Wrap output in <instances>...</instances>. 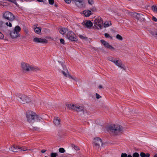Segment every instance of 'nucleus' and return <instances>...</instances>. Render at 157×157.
I'll list each match as a JSON object with an SVG mask.
<instances>
[{
	"label": "nucleus",
	"mask_w": 157,
	"mask_h": 157,
	"mask_svg": "<svg viewBox=\"0 0 157 157\" xmlns=\"http://www.w3.org/2000/svg\"><path fill=\"white\" fill-rule=\"evenodd\" d=\"M91 10L92 11H94V12H95L96 11V9L95 8V7L92 8L91 9Z\"/></svg>",
	"instance_id": "09e8293b"
},
{
	"label": "nucleus",
	"mask_w": 157,
	"mask_h": 157,
	"mask_svg": "<svg viewBox=\"0 0 157 157\" xmlns=\"http://www.w3.org/2000/svg\"><path fill=\"white\" fill-rule=\"evenodd\" d=\"M140 156L141 157H145V154L143 152H141L140 153Z\"/></svg>",
	"instance_id": "ea45409f"
},
{
	"label": "nucleus",
	"mask_w": 157,
	"mask_h": 157,
	"mask_svg": "<svg viewBox=\"0 0 157 157\" xmlns=\"http://www.w3.org/2000/svg\"><path fill=\"white\" fill-rule=\"evenodd\" d=\"M60 121L59 117H55L54 118L53 122L56 125L58 126L60 124Z\"/></svg>",
	"instance_id": "f3484780"
},
{
	"label": "nucleus",
	"mask_w": 157,
	"mask_h": 157,
	"mask_svg": "<svg viewBox=\"0 0 157 157\" xmlns=\"http://www.w3.org/2000/svg\"><path fill=\"white\" fill-rule=\"evenodd\" d=\"M34 30L36 33L40 34L41 33V28L40 27H34Z\"/></svg>",
	"instance_id": "5701e85b"
},
{
	"label": "nucleus",
	"mask_w": 157,
	"mask_h": 157,
	"mask_svg": "<svg viewBox=\"0 0 157 157\" xmlns=\"http://www.w3.org/2000/svg\"><path fill=\"white\" fill-rule=\"evenodd\" d=\"M49 3L50 5H53L54 3V0H48Z\"/></svg>",
	"instance_id": "4c0bfd02"
},
{
	"label": "nucleus",
	"mask_w": 157,
	"mask_h": 157,
	"mask_svg": "<svg viewBox=\"0 0 157 157\" xmlns=\"http://www.w3.org/2000/svg\"><path fill=\"white\" fill-rule=\"evenodd\" d=\"M88 3L89 4L92 5L94 2L93 0H88Z\"/></svg>",
	"instance_id": "e433bc0d"
},
{
	"label": "nucleus",
	"mask_w": 157,
	"mask_h": 157,
	"mask_svg": "<svg viewBox=\"0 0 157 157\" xmlns=\"http://www.w3.org/2000/svg\"><path fill=\"white\" fill-rule=\"evenodd\" d=\"M11 21H9L8 22H6L5 23V24L7 26H8L10 27L12 26V24L11 23Z\"/></svg>",
	"instance_id": "72a5a7b5"
},
{
	"label": "nucleus",
	"mask_w": 157,
	"mask_h": 157,
	"mask_svg": "<svg viewBox=\"0 0 157 157\" xmlns=\"http://www.w3.org/2000/svg\"><path fill=\"white\" fill-rule=\"evenodd\" d=\"M4 23L5 22L3 21H0V29L3 31H5L6 29V27L5 26Z\"/></svg>",
	"instance_id": "412c9836"
},
{
	"label": "nucleus",
	"mask_w": 157,
	"mask_h": 157,
	"mask_svg": "<svg viewBox=\"0 0 157 157\" xmlns=\"http://www.w3.org/2000/svg\"><path fill=\"white\" fill-rule=\"evenodd\" d=\"M61 65L63 68V70L62 71V73L63 75L66 77H68V75H69L68 70L65 66H64L63 63Z\"/></svg>",
	"instance_id": "dca6fc26"
},
{
	"label": "nucleus",
	"mask_w": 157,
	"mask_h": 157,
	"mask_svg": "<svg viewBox=\"0 0 157 157\" xmlns=\"http://www.w3.org/2000/svg\"><path fill=\"white\" fill-rule=\"evenodd\" d=\"M60 43L63 44H65V41H64V40L63 39V38H61V39H60Z\"/></svg>",
	"instance_id": "58836bf2"
},
{
	"label": "nucleus",
	"mask_w": 157,
	"mask_h": 157,
	"mask_svg": "<svg viewBox=\"0 0 157 157\" xmlns=\"http://www.w3.org/2000/svg\"><path fill=\"white\" fill-rule=\"evenodd\" d=\"M127 157H132L131 155H128L127 156Z\"/></svg>",
	"instance_id": "4d7b16f0"
},
{
	"label": "nucleus",
	"mask_w": 157,
	"mask_h": 157,
	"mask_svg": "<svg viewBox=\"0 0 157 157\" xmlns=\"http://www.w3.org/2000/svg\"><path fill=\"white\" fill-rule=\"evenodd\" d=\"M150 34L155 38L157 39V31H151Z\"/></svg>",
	"instance_id": "393cba45"
},
{
	"label": "nucleus",
	"mask_w": 157,
	"mask_h": 157,
	"mask_svg": "<svg viewBox=\"0 0 157 157\" xmlns=\"http://www.w3.org/2000/svg\"><path fill=\"white\" fill-rule=\"evenodd\" d=\"M38 25L37 24H36L35 25H34V26H35V27H37V26Z\"/></svg>",
	"instance_id": "6e6d98bb"
},
{
	"label": "nucleus",
	"mask_w": 157,
	"mask_h": 157,
	"mask_svg": "<svg viewBox=\"0 0 157 157\" xmlns=\"http://www.w3.org/2000/svg\"><path fill=\"white\" fill-rule=\"evenodd\" d=\"M104 35L106 38H110L111 39H113L112 37L110 36L108 33H105V34Z\"/></svg>",
	"instance_id": "473e14b6"
},
{
	"label": "nucleus",
	"mask_w": 157,
	"mask_h": 157,
	"mask_svg": "<svg viewBox=\"0 0 157 157\" xmlns=\"http://www.w3.org/2000/svg\"><path fill=\"white\" fill-rule=\"evenodd\" d=\"M57 154L56 153L52 152L50 154L51 157H56L57 155Z\"/></svg>",
	"instance_id": "2f4dec72"
},
{
	"label": "nucleus",
	"mask_w": 157,
	"mask_h": 157,
	"mask_svg": "<svg viewBox=\"0 0 157 157\" xmlns=\"http://www.w3.org/2000/svg\"><path fill=\"white\" fill-rule=\"evenodd\" d=\"M33 129L34 130H38L39 129V128L37 127H34V128H33Z\"/></svg>",
	"instance_id": "3c124183"
},
{
	"label": "nucleus",
	"mask_w": 157,
	"mask_h": 157,
	"mask_svg": "<svg viewBox=\"0 0 157 157\" xmlns=\"http://www.w3.org/2000/svg\"><path fill=\"white\" fill-rule=\"evenodd\" d=\"M85 26L87 28H90L93 25L92 23L90 21L84 22Z\"/></svg>",
	"instance_id": "6ab92c4d"
},
{
	"label": "nucleus",
	"mask_w": 157,
	"mask_h": 157,
	"mask_svg": "<svg viewBox=\"0 0 157 157\" xmlns=\"http://www.w3.org/2000/svg\"><path fill=\"white\" fill-rule=\"evenodd\" d=\"M68 31V29L65 28H62L59 29V32L61 34L63 35L65 33L66 34Z\"/></svg>",
	"instance_id": "a211bd4d"
},
{
	"label": "nucleus",
	"mask_w": 157,
	"mask_h": 157,
	"mask_svg": "<svg viewBox=\"0 0 157 157\" xmlns=\"http://www.w3.org/2000/svg\"><path fill=\"white\" fill-rule=\"evenodd\" d=\"M24 32L26 34H28L29 31H28V30L27 29H26V28H25V29H24Z\"/></svg>",
	"instance_id": "79ce46f5"
},
{
	"label": "nucleus",
	"mask_w": 157,
	"mask_h": 157,
	"mask_svg": "<svg viewBox=\"0 0 157 157\" xmlns=\"http://www.w3.org/2000/svg\"><path fill=\"white\" fill-rule=\"evenodd\" d=\"M22 70L23 71H40V68L36 66L30 65L27 63L22 62L21 64Z\"/></svg>",
	"instance_id": "7ed1b4c3"
},
{
	"label": "nucleus",
	"mask_w": 157,
	"mask_h": 157,
	"mask_svg": "<svg viewBox=\"0 0 157 157\" xmlns=\"http://www.w3.org/2000/svg\"><path fill=\"white\" fill-rule=\"evenodd\" d=\"M116 37L117 39L121 40H123L122 37L119 34L117 35Z\"/></svg>",
	"instance_id": "c756f323"
},
{
	"label": "nucleus",
	"mask_w": 157,
	"mask_h": 157,
	"mask_svg": "<svg viewBox=\"0 0 157 157\" xmlns=\"http://www.w3.org/2000/svg\"><path fill=\"white\" fill-rule=\"evenodd\" d=\"M154 157H157V154L155 155L154 156Z\"/></svg>",
	"instance_id": "13d9d810"
},
{
	"label": "nucleus",
	"mask_w": 157,
	"mask_h": 157,
	"mask_svg": "<svg viewBox=\"0 0 157 157\" xmlns=\"http://www.w3.org/2000/svg\"><path fill=\"white\" fill-rule=\"evenodd\" d=\"M75 5L78 8H83L85 7V3L83 0H72Z\"/></svg>",
	"instance_id": "9b49d317"
},
{
	"label": "nucleus",
	"mask_w": 157,
	"mask_h": 157,
	"mask_svg": "<svg viewBox=\"0 0 157 157\" xmlns=\"http://www.w3.org/2000/svg\"><path fill=\"white\" fill-rule=\"evenodd\" d=\"M9 149L11 151L14 152H17L18 149V146H17L16 147L14 145H13L9 148Z\"/></svg>",
	"instance_id": "4be33fe9"
},
{
	"label": "nucleus",
	"mask_w": 157,
	"mask_h": 157,
	"mask_svg": "<svg viewBox=\"0 0 157 157\" xmlns=\"http://www.w3.org/2000/svg\"><path fill=\"white\" fill-rule=\"evenodd\" d=\"M96 97L97 99H99V98H101V96H100V95L98 94L97 93L96 94Z\"/></svg>",
	"instance_id": "49530a36"
},
{
	"label": "nucleus",
	"mask_w": 157,
	"mask_h": 157,
	"mask_svg": "<svg viewBox=\"0 0 157 157\" xmlns=\"http://www.w3.org/2000/svg\"><path fill=\"white\" fill-rule=\"evenodd\" d=\"M152 20L153 21H155V22L157 21V19L155 17H153L152 18Z\"/></svg>",
	"instance_id": "a18cd8bd"
},
{
	"label": "nucleus",
	"mask_w": 157,
	"mask_h": 157,
	"mask_svg": "<svg viewBox=\"0 0 157 157\" xmlns=\"http://www.w3.org/2000/svg\"><path fill=\"white\" fill-rule=\"evenodd\" d=\"M33 41L36 43H47L48 40L45 39L35 37L33 39Z\"/></svg>",
	"instance_id": "2eb2a0df"
},
{
	"label": "nucleus",
	"mask_w": 157,
	"mask_h": 157,
	"mask_svg": "<svg viewBox=\"0 0 157 157\" xmlns=\"http://www.w3.org/2000/svg\"><path fill=\"white\" fill-rule=\"evenodd\" d=\"M127 154L126 153H122L121 155V157H127Z\"/></svg>",
	"instance_id": "c03bdc74"
},
{
	"label": "nucleus",
	"mask_w": 157,
	"mask_h": 157,
	"mask_svg": "<svg viewBox=\"0 0 157 157\" xmlns=\"http://www.w3.org/2000/svg\"><path fill=\"white\" fill-rule=\"evenodd\" d=\"M59 152L61 153H63L65 152V150L63 148H60L59 150Z\"/></svg>",
	"instance_id": "f704fd0d"
},
{
	"label": "nucleus",
	"mask_w": 157,
	"mask_h": 157,
	"mask_svg": "<svg viewBox=\"0 0 157 157\" xmlns=\"http://www.w3.org/2000/svg\"><path fill=\"white\" fill-rule=\"evenodd\" d=\"M133 157H139V154L137 152H135L133 154Z\"/></svg>",
	"instance_id": "c9c22d12"
},
{
	"label": "nucleus",
	"mask_w": 157,
	"mask_h": 157,
	"mask_svg": "<svg viewBox=\"0 0 157 157\" xmlns=\"http://www.w3.org/2000/svg\"><path fill=\"white\" fill-rule=\"evenodd\" d=\"M108 129L110 133L113 135H118L123 131L122 126L119 125H110L109 126Z\"/></svg>",
	"instance_id": "f03ea898"
},
{
	"label": "nucleus",
	"mask_w": 157,
	"mask_h": 157,
	"mask_svg": "<svg viewBox=\"0 0 157 157\" xmlns=\"http://www.w3.org/2000/svg\"><path fill=\"white\" fill-rule=\"evenodd\" d=\"M46 151V150L43 149L41 151V152L42 153H44Z\"/></svg>",
	"instance_id": "603ef678"
},
{
	"label": "nucleus",
	"mask_w": 157,
	"mask_h": 157,
	"mask_svg": "<svg viewBox=\"0 0 157 157\" xmlns=\"http://www.w3.org/2000/svg\"><path fill=\"white\" fill-rule=\"evenodd\" d=\"M71 147H72V148H74L75 150H79V147L75 145L72 144Z\"/></svg>",
	"instance_id": "c85d7f7f"
},
{
	"label": "nucleus",
	"mask_w": 157,
	"mask_h": 157,
	"mask_svg": "<svg viewBox=\"0 0 157 157\" xmlns=\"http://www.w3.org/2000/svg\"><path fill=\"white\" fill-rule=\"evenodd\" d=\"M68 77H69V78L72 79L76 81H78L79 79L78 78H76V77H73L70 74L68 75Z\"/></svg>",
	"instance_id": "cd10ccee"
},
{
	"label": "nucleus",
	"mask_w": 157,
	"mask_h": 157,
	"mask_svg": "<svg viewBox=\"0 0 157 157\" xmlns=\"http://www.w3.org/2000/svg\"><path fill=\"white\" fill-rule=\"evenodd\" d=\"M8 1H10L14 3L16 5H17V3L16 0H9Z\"/></svg>",
	"instance_id": "a19ab883"
},
{
	"label": "nucleus",
	"mask_w": 157,
	"mask_h": 157,
	"mask_svg": "<svg viewBox=\"0 0 157 157\" xmlns=\"http://www.w3.org/2000/svg\"><path fill=\"white\" fill-rule=\"evenodd\" d=\"M144 16V15L142 14L139 13H135L133 14V16L137 20L142 21H144L145 20Z\"/></svg>",
	"instance_id": "4468645a"
},
{
	"label": "nucleus",
	"mask_w": 157,
	"mask_h": 157,
	"mask_svg": "<svg viewBox=\"0 0 157 157\" xmlns=\"http://www.w3.org/2000/svg\"><path fill=\"white\" fill-rule=\"evenodd\" d=\"M54 6H55V7H57V4H55L54 5Z\"/></svg>",
	"instance_id": "bf43d9fd"
},
{
	"label": "nucleus",
	"mask_w": 157,
	"mask_h": 157,
	"mask_svg": "<svg viewBox=\"0 0 157 157\" xmlns=\"http://www.w3.org/2000/svg\"><path fill=\"white\" fill-rule=\"evenodd\" d=\"M82 13L86 17H89L91 14V12L89 10H84L82 11Z\"/></svg>",
	"instance_id": "aec40b11"
},
{
	"label": "nucleus",
	"mask_w": 157,
	"mask_h": 157,
	"mask_svg": "<svg viewBox=\"0 0 157 157\" xmlns=\"http://www.w3.org/2000/svg\"><path fill=\"white\" fill-rule=\"evenodd\" d=\"M150 156V154L149 153H147L145 154V157H149Z\"/></svg>",
	"instance_id": "8fccbe9b"
},
{
	"label": "nucleus",
	"mask_w": 157,
	"mask_h": 157,
	"mask_svg": "<svg viewBox=\"0 0 157 157\" xmlns=\"http://www.w3.org/2000/svg\"><path fill=\"white\" fill-rule=\"evenodd\" d=\"M67 106L70 109L73 111H75L78 112H81L83 109V107L74 104H68Z\"/></svg>",
	"instance_id": "6e6552de"
},
{
	"label": "nucleus",
	"mask_w": 157,
	"mask_h": 157,
	"mask_svg": "<svg viewBox=\"0 0 157 157\" xmlns=\"http://www.w3.org/2000/svg\"><path fill=\"white\" fill-rule=\"evenodd\" d=\"M128 1H131V0H128Z\"/></svg>",
	"instance_id": "052dcab7"
},
{
	"label": "nucleus",
	"mask_w": 157,
	"mask_h": 157,
	"mask_svg": "<svg viewBox=\"0 0 157 157\" xmlns=\"http://www.w3.org/2000/svg\"><path fill=\"white\" fill-rule=\"evenodd\" d=\"M101 43L103 45L107 48H109L111 50H115V48L109 45V44L103 40H101Z\"/></svg>",
	"instance_id": "ddd939ff"
},
{
	"label": "nucleus",
	"mask_w": 157,
	"mask_h": 157,
	"mask_svg": "<svg viewBox=\"0 0 157 157\" xmlns=\"http://www.w3.org/2000/svg\"><path fill=\"white\" fill-rule=\"evenodd\" d=\"M102 88H103L102 86L101 85H99L98 86V88L99 89H101Z\"/></svg>",
	"instance_id": "864d4df0"
},
{
	"label": "nucleus",
	"mask_w": 157,
	"mask_h": 157,
	"mask_svg": "<svg viewBox=\"0 0 157 157\" xmlns=\"http://www.w3.org/2000/svg\"><path fill=\"white\" fill-rule=\"evenodd\" d=\"M66 36L67 39L71 41H76L78 40L76 35L72 31H68Z\"/></svg>",
	"instance_id": "0eeeda50"
},
{
	"label": "nucleus",
	"mask_w": 157,
	"mask_h": 157,
	"mask_svg": "<svg viewBox=\"0 0 157 157\" xmlns=\"http://www.w3.org/2000/svg\"><path fill=\"white\" fill-rule=\"evenodd\" d=\"M17 99L21 102L23 104L28 103L30 101V100L28 97L24 94L20 95V96L18 97Z\"/></svg>",
	"instance_id": "9d476101"
},
{
	"label": "nucleus",
	"mask_w": 157,
	"mask_h": 157,
	"mask_svg": "<svg viewBox=\"0 0 157 157\" xmlns=\"http://www.w3.org/2000/svg\"><path fill=\"white\" fill-rule=\"evenodd\" d=\"M151 10L154 12L157 13V5H154L151 7Z\"/></svg>",
	"instance_id": "b1692460"
},
{
	"label": "nucleus",
	"mask_w": 157,
	"mask_h": 157,
	"mask_svg": "<svg viewBox=\"0 0 157 157\" xmlns=\"http://www.w3.org/2000/svg\"><path fill=\"white\" fill-rule=\"evenodd\" d=\"M21 30V28L18 25L16 26L14 29L10 33V35L12 39L16 38L20 36L19 32Z\"/></svg>",
	"instance_id": "20e7f679"
},
{
	"label": "nucleus",
	"mask_w": 157,
	"mask_h": 157,
	"mask_svg": "<svg viewBox=\"0 0 157 157\" xmlns=\"http://www.w3.org/2000/svg\"><path fill=\"white\" fill-rule=\"evenodd\" d=\"M37 1L39 2H44L43 0H37Z\"/></svg>",
	"instance_id": "5fc2aeb1"
},
{
	"label": "nucleus",
	"mask_w": 157,
	"mask_h": 157,
	"mask_svg": "<svg viewBox=\"0 0 157 157\" xmlns=\"http://www.w3.org/2000/svg\"><path fill=\"white\" fill-rule=\"evenodd\" d=\"M108 60H109L113 62L118 67H120L124 70H125V68L124 65L122 63V61L120 59H117L116 58L111 57L108 58Z\"/></svg>",
	"instance_id": "39448f33"
},
{
	"label": "nucleus",
	"mask_w": 157,
	"mask_h": 157,
	"mask_svg": "<svg viewBox=\"0 0 157 157\" xmlns=\"http://www.w3.org/2000/svg\"><path fill=\"white\" fill-rule=\"evenodd\" d=\"M4 38L3 35L0 32V39H2Z\"/></svg>",
	"instance_id": "37998d69"
},
{
	"label": "nucleus",
	"mask_w": 157,
	"mask_h": 157,
	"mask_svg": "<svg viewBox=\"0 0 157 157\" xmlns=\"http://www.w3.org/2000/svg\"><path fill=\"white\" fill-rule=\"evenodd\" d=\"M18 149H19L21 151H25L27 150V149L26 147H20L19 146H18Z\"/></svg>",
	"instance_id": "7c9ffc66"
},
{
	"label": "nucleus",
	"mask_w": 157,
	"mask_h": 157,
	"mask_svg": "<svg viewBox=\"0 0 157 157\" xmlns=\"http://www.w3.org/2000/svg\"><path fill=\"white\" fill-rule=\"evenodd\" d=\"M111 24L110 21H106L104 23V26L105 28L108 27Z\"/></svg>",
	"instance_id": "a878e982"
},
{
	"label": "nucleus",
	"mask_w": 157,
	"mask_h": 157,
	"mask_svg": "<svg viewBox=\"0 0 157 157\" xmlns=\"http://www.w3.org/2000/svg\"><path fill=\"white\" fill-rule=\"evenodd\" d=\"M94 25L95 26H98L100 29L103 27V20L102 18L100 17H98L94 20Z\"/></svg>",
	"instance_id": "1a4fd4ad"
},
{
	"label": "nucleus",
	"mask_w": 157,
	"mask_h": 157,
	"mask_svg": "<svg viewBox=\"0 0 157 157\" xmlns=\"http://www.w3.org/2000/svg\"><path fill=\"white\" fill-rule=\"evenodd\" d=\"M26 116L27 121L29 123L40 122L42 119L35 113L31 111H27Z\"/></svg>",
	"instance_id": "f257e3e1"
},
{
	"label": "nucleus",
	"mask_w": 157,
	"mask_h": 157,
	"mask_svg": "<svg viewBox=\"0 0 157 157\" xmlns=\"http://www.w3.org/2000/svg\"><path fill=\"white\" fill-rule=\"evenodd\" d=\"M102 142L101 140L98 137H96L94 139L93 144L95 145V147L96 148L98 149L100 146V145H102Z\"/></svg>",
	"instance_id": "f8f14e48"
},
{
	"label": "nucleus",
	"mask_w": 157,
	"mask_h": 157,
	"mask_svg": "<svg viewBox=\"0 0 157 157\" xmlns=\"http://www.w3.org/2000/svg\"><path fill=\"white\" fill-rule=\"evenodd\" d=\"M3 18L8 21H12L15 19V17L13 14L9 11H6L3 13Z\"/></svg>",
	"instance_id": "423d86ee"
},
{
	"label": "nucleus",
	"mask_w": 157,
	"mask_h": 157,
	"mask_svg": "<svg viewBox=\"0 0 157 157\" xmlns=\"http://www.w3.org/2000/svg\"><path fill=\"white\" fill-rule=\"evenodd\" d=\"M78 36L81 39H83L85 40H87L88 39V38L86 37L85 36L79 35H78Z\"/></svg>",
	"instance_id": "bb28decb"
},
{
	"label": "nucleus",
	"mask_w": 157,
	"mask_h": 157,
	"mask_svg": "<svg viewBox=\"0 0 157 157\" xmlns=\"http://www.w3.org/2000/svg\"><path fill=\"white\" fill-rule=\"evenodd\" d=\"M65 2L68 4H69L71 2V0H64Z\"/></svg>",
	"instance_id": "de8ad7c7"
}]
</instances>
